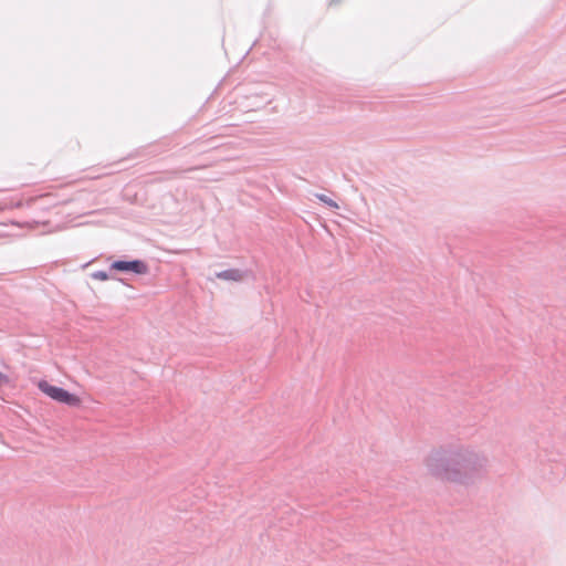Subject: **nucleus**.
<instances>
[{
	"mask_svg": "<svg viewBox=\"0 0 566 566\" xmlns=\"http://www.w3.org/2000/svg\"><path fill=\"white\" fill-rule=\"evenodd\" d=\"M39 388L43 394L59 402H63L73 407L81 405V399L76 395L69 392L61 387L53 386L45 380L39 382Z\"/></svg>",
	"mask_w": 566,
	"mask_h": 566,
	"instance_id": "f257e3e1",
	"label": "nucleus"
},
{
	"mask_svg": "<svg viewBox=\"0 0 566 566\" xmlns=\"http://www.w3.org/2000/svg\"><path fill=\"white\" fill-rule=\"evenodd\" d=\"M111 268L117 271H130L137 274H145L147 272V265L138 260L115 261L114 263H112Z\"/></svg>",
	"mask_w": 566,
	"mask_h": 566,
	"instance_id": "7ed1b4c3",
	"label": "nucleus"
},
{
	"mask_svg": "<svg viewBox=\"0 0 566 566\" xmlns=\"http://www.w3.org/2000/svg\"><path fill=\"white\" fill-rule=\"evenodd\" d=\"M217 277L238 282L243 279V274L241 271L232 269L218 273Z\"/></svg>",
	"mask_w": 566,
	"mask_h": 566,
	"instance_id": "20e7f679",
	"label": "nucleus"
},
{
	"mask_svg": "<svg viewBox=\"0 0 566 566\" xmlns=\"http://www.w3.org/2000/svg\"><path fill=\"white\" fill-rule=\"evenodd\" d=\"M317 198H318L321 201H323L324 203L328 205L329 207H332V208H334V209H337V208H338V205H337L334 200H332V199L327 198V197H326V196H324V195H317Z\"/></svg>",
	"mask_w": 566,
	"mask_h": 566,
	"instance_id": "39448f33",
	"label": "nucleus"
},
{
	"mask_svg": "<svg viewBox=\"0 0 566 566\" xmlns=\"http://www.w3.org/2000/svg\"><path fill=\"white\" fill-rule=\"evenodd\" d=\"M3 378V375L0 373V380Z\"/></svg>",
	"mask_w": 566,
	"mask_h": 566,
	"instance_id": "0eeeda50",
	"label": "nucleus"
},
{
	"mask_svg": "<svg viewBox=\"0 0 566 566\" xmlns=\"http://www.w3.org/2000/svg\"><path fill=\"white\" fill-rule=\"evenodd\" d=\"M458 465L454 459H432L430 462L433 473L447 480H457Z\"/></svg>",
	"mask_w": 566,
	"mask_h": 566,
	"instance_id": "f03ea898",
	"label": "nucleus"
},
{
	"mask_svg": "<svg viewBox=\"0 0 566 566\" xmlns=\"http://www.w3.org/2000/svg\"><path fill=\"white\" fill-rule=\"evenodd\" d=\"M93 277L98 281H106L108 279V275L106 272L98 271L93 274Z\"/></svg>",
	"mask_w": 566,
	"mask_h": 566,
	"instance_id": "423d86ee",
	"label": "nucleus"
}]
</instances>
